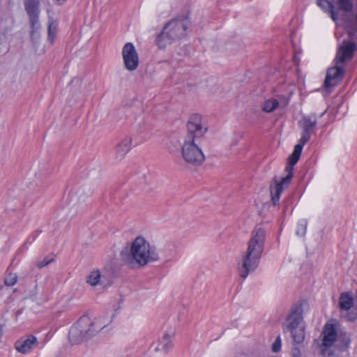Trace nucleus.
Here are the masks:
<instances>
[{
	"label": "nucleus",
	"instance_id": "obj_1",
	"mask_svg": "<svg viewBox=\"0 0 357 357\" xmlns=\"http://www.w3.org/2000/svg\"><path fill=\"white\" fill-rule=\"evenodd\" d=\"M114 318V314H84L70 328V342L77 344L89 340L108 326Z\"/></svg>",
	"mask_w": 357,
	"mask_h": 357
},
{
	"label": "nucleus",
	"instance_id": "obj_2",
	"mask_svg": "<svg viewBox=\"0 0 357 357\" xmlns=\"http://www.w3.org/2000/svg\"><path fill=\"white\" fill-rule=\"evenodd\" d=\"M266 233L264 229L257 226L248 243V248L238 263V271L241 278L245 279L259 266L264 248Z\"/></svg>",
	"mask_w": 357,
	"mask_h": 357
},
{
	"label": "nucleus",
	"instance_id": "obj_3",
	"mask_svg": "<svg viewBox=\"0 0 357 357\" xmlns=\"http://www.w3.org/2000/svg\"><path fill=\"white\" fill-rule=\"evenodd\" d=\"M357 45L354 42L344 40L337 52L334 62L335 66L327 70L324 81L326 89L336 86L344 76V63L351 60Z\"/></svg>",
	"mask_w": 357,
	"mask_h": 357
},
{
	"label": "nucleus",
	"instance_id": "obj_4",
	"mask_svg": "<svg viewBox=\"0 0 357 357\" xmlns=\"http://www.w3.org/2000/svg\"><path fill=\"white\" fill-rule=\"evenodd\" d=\"M123 259L126 264L132 266L136 263L139 266L147 264L149 261H155L159 259L158 254L155 248L151 247L149 243L143 237H137L131 244L130 255L123 257Z\"/></svg>",
	"mask_w": 357,
	"mask_h": 357
},
{
	"label": "nucleus",
	"instance_id": "obj_5",
	"mask_svg": "<svg viewBox=\"0 0 357 357\" xmlns=\"http://www.w3.org/2000/svg\"><path fill=\"white\" fill-rule=\"evenodd\" d=\"M190 24L188 16L180 17L169 21L157 36L155 39L157 46L160 49H162L173 42L185 37Z\"/></svg>",
	"mask_w": 357,
	"mask_h": 357
},
{
	"label": "nucleus",
	"instance_id": "obj_6",
	"mask_svg": "<svg viewBox=\"0 0 357 357\" xmlns=\"http://www.w3.org/2000/svg\"><path fill=\"white\" fill-rule=\"evenodd\" d=\"M299 158L291 153L289 158L288 165L285 168L286 176L279 180L275 178L273 183L271 185L270 191L273 205L276 206L279 204L281 193L289 185L293 177L294 166L297 163Z\"/></svg>",
	"mask_w": 357,
	"mask_h": 357
},
{
	"label": "nucleus",
	"instance_id": "obj_7",
	"mask_svg": "<svg viewBox=\"0 0 357 357\" xmlns=\"http://www.w3.org/2000/svg\"><path fill=\"white\" fill-rule=\"evenodd\" d=\"M24 10L29 17L31 37L34 43H37L40 37V0H23Z\"/></svg>",
	"mask_w": 357,
	"mask_h": 357
},
{
	"label": "nucleus",
	"instance_id": "obj_8",
	"mask_svg": "<svg viewBox=\"0 0 357 357\" xmlns=\"http://www.w3.org/2000/svg\"><path fill=\"white\" fill-rule=\"evenodd\" d=\"M181 155L185 162L193 166L201 165L205 160V156L199 147V142H196L184 139Z\"/></svg>",
	"mask_w": 357,
	"mask_h": 357
},
{
	"label": "nucleus",
	"instance_id": "obj_9",
	"mask_svg": "<svg viewBox=\"0 0 357 357\" xmlns=\"http://www.w3.org/2000/svg\"><path fill=\"white\" fill-rule=\"evenodd\" d=\"M207 130V126L202 122V116L197 114H193L187 123V134L184 139L199 142Z\"/></svg>",
	"mask_w": 357,
	"mask_h": 357
},
{
	"label": "nucleus",
	"instance_id": "obj_10",
	"mask_svg": "<svg viewBox=\"0 0 357 357\" xmlns=\"http://www.w3.org/2000/svg\"><path fill=\"white\" fill-rule=\"evenodd\" d=\"M122 58L125 68L129 71L135 70L139 66L138 53L132 43H126L122 48Z\"/></svg>",
	"mask_w": 357,
	"mask_h": 357
},
{
	"label": "nucleus",
	"instance_id": "obj_11",
	"mask_svg": "<svg viewBox=\"0 0 357 357\" xmlns=\"http://www.w3.org/2000/svg\"><path fill=\"white\" fill-rule=\"evenodd\" d=\"M324 114V112L321 113L319 116L316 114L304 115L298 121V126L302 130L301 137L303 138V141L310 139L311 135L317 127L318 119L322 117Z\"/></svg>",
	"mask_w": 357,
	"mask_h": 357
},
{
	"label": "nucleus",
	"instance_id": "obj_12",
	"mask_svg": "<svg viewBox=\"0 0 357 357\" xmlns=\"http://www.w3.org/2000/svg\"><path fill=\"white\" fill-rule=\"evenodd\" d=\"M322 345L328 348L331 347L337 340V331L334 324H326L322 333Z\"/></svg>",
	"mask_w": 357,
	"mask_h": 357
},
{
	"label": "nucleus",
	"instance_id": "obj_13",
	"mask_svg": "<svg viewBox=\"0 0 357 357\" xmlns=\"http://www.w3.org/2000/svg\"><path fill=\"white\" fill-rule=\"evenodd\" d=\"M37 346V338L33 335H30L24 340H17L15 344L16 350L21 354H26Z\"/></svg>",
	"mask_w": 357,
	"mask_h": 357
},
{
	"label": "nucleus",
	"instance_id": "obj_14",
	"mask_svg": "<svg viewBox=\"0 0 357 357\" xmlns=\"http://www.w3.org/2000/svg\"><path fill=\"white\" fill-rule=\"evenodd\" d=\"M132 146V138L124 137L114 149L115 158L121 160L124 156L130 151Z\"/></svg>",
	"mask_w": 357,
	"mask_h": 357
},
{
	"label": "nucleus",
	"instance_id": "obj_15",
	"mask_svg": "<svg viewBox=\"0 0 357 357\" xmlns=\"http://www.w3.org/2000/svg\"><path fill=\"white\" fill-rule=\"evenodd\" d=\"M316 3L324 13L330 14L333 21L337 20L339 12L335 9L333 3L328 0H317Z\"/></svg>",
	"mask_w": 357,
	"mask_h": 357
},
{
	"label": "nucleus",
	"instance_id": "obj_16",
	"mask_svg": "<svg viewBox=\"0 0 357 357\" xmlns=\"http://www.w3.org/2000/svg\"><path fill=\"white\" fill-rule=\"evenodd\" d=\"M163 255L166 261L176 259L179 255V248L173 242H167L163 248Z\"/></svg>",
	"mask_w": 357,
	"mask_h": 357
},
{
	"label": "nucleus",
	"instance_id": "obj_17",
	"mask_svg": "<svg viewBox=\"0 0 357 357\" xmlns=\"http://www.w3.org/2000/svg\"><path fill=\"white\" fill-rule=\"evenodd\" d=\"M302 314H289L286 320V324L288 329H296L297 327L303 326Z\"/></svg>",
	"mask_w": 357,
	"mask_h": 357
},
{
	"label": "nucleus",
	"instance_id": "obj_18",
	"mask_svg": "<svg viewBox=\"0 0 357 357\" xmlns=\"http://www.w3.org/2000/svg\"><path fill=\"white\" fill-rule=\"evenodd\" d=\"M104 278L105 276L101 274L100 270L95 269L91 271L89 275L87 276L86 282L89 285L95 287L98 284L103 283Z\"/></svg>",
	"mask_w": 357,
	"mask_h": 357
},
{
	"label": "nucleus",
	"instance_id": "obj_19",
	"mask_svg": "<svg viewBox=\"0 0 357 357\" xmlns=\"http://www.w3.org/2000/svg\"><path fill=\"white\" fill-rule=\"evenodd\" d=\"M339 305L342 310H349L354 305V298L348 292L342 293L339 300Z\"/></svg>",
	"mask_w": 357,
	"mask_h": 357
},
{
	"label": "nucleus",
	"instance_id": "obj_20",
	"mask_svg": "<svg viewBox=\"0 0 357 357\" xmlns=\"http://www.w3.org/2000/svg\"><path fill=\"white\" fill-rule=\"evenodd\" d=\"M343 20L345 24V29L351 38L355 35V33L357 31V27L355 22L353 20L352 17L349 15H345L343 17Z\"/></svg>",
	"mask_w": 357,
	"mask_h": 357
},
{
	"label": "nucleus",
	"instance_id": "obj_21",
	"mask_svg": "<svg viewBox=\"0 0 357 357\" xmlns=\"http://www.w3.org/2000/svg\"><path fill=\"white\" fill-rule=\"evenodd\" d=\"M310 310V305L307 299H299L292 307L290 312H305Z\"/></svg>",
	"mask_w": 357,
	"mask_h": 357
},
{
	"label": "nucleus",
	"instance_id": "obj_22",
	"mask_svg": "<svg viewBox=\"0 0 357 357\" xmlns=\"http://www.w3.org/2000/svg\"><path fill=\"white\" fill-rule=\"evenodd\" d=\"M335 3L337 6L338 10L350 13L354 8V0H335Z\"/></svg>",
	"mask_w": 357,
	"mask_h": 357
},
{
	"label": "nucleus",
	"instance_id": "obj_23",
	"mask_svg": "<svg viewBox=\"0 0 357 357\" xmlns=\"http://www.w3.org/2000/svg\"><path fill=\"white\" fill-rule=\"evenodd\" d=\"M279 106L278 100L270 98L264 101L261 106V109L266 113H271L275 111Z\"/></svg>",
	"mask_w": 357,
	"mask_h": 357
},
{
	"label": "nucleus",
	"instance_id": "obj_24",
	"mask_svg": "<svg viewBox=\"0 0 357 357\" xmlns=\"http://www.w3.org/2000/svg\"><path fill=\"white\" fill-rule=\"evenodd\" d=\"M57 33V23L52 19H50L48 22V40L51 44L54 43Z\"/></svg>",
	"mask_w": 357,
	"mask_h": 357
},
{
	"label": "nucleus",
	"instance_id": "obj_25",
	"mask_svg": "<svg viewBox=\"0 0 357 357\" xmlns=\"http://www.w3.org/2000/svg\"><path fill=\"white\" fill-rule=\"evenodd\" d=\"M305 326L297 327L296 329H291V335L296 344H301L305 338Z\"/></svg>",
	"mask_w": 357,
	"mask_h": 357
},
{
	"label": "nucleus",
	"instance_id": "obj_26",
	"mask_svg": "<svg viewBox=\"0 0 357 357\" xmlns=\"http://www.w3.org/2000/svg\"><path fill=\"white\" fill-rule=\"evenodd\" d=\"M17 282V275L16 273H8L4 279V284L8 287H12L15 285Z\"/></svg>",
	"mask_w": 357,
	"mask_h": 357
},
{
	"label": "nucleus",
	"instance_id": "obj_27",
	"mask_svg": "<svg viewBox=\"0 0 357 357\" xmlns=\"http://www.w3.org/2000/svg\"><path fill=\"white\" fill-rule=\"evenodd\" d=\"M54 261V258L53 257V256L47 255V256L45 257L43 259L38 260L36 261V266L38 268L41 269L43 267L47 266V265H49L50 264L53 262Z\"/></svg>",
	"mask_w": 357,
	"mask_h": 357
},
{
	"label": "nucleus",
	"instance_id": "obj_28",
	"mask_svg": "<svg viewBox=\"0 0 357 357\" xmlns=\"http://www.w3.org/2000/svg\"><path fill=\"white\" fill-rule=\"evenodd\" d=\"M171 339H172L171 335H169V334H165L161 340V343L162 344L163 349H164V350H165L167 351L168 350H169L173 346Z\"/></svg>",
	"mask_w": 357,
	"mask_h": 357
},
{
	"label": "nucleus",
	"instance_id": "obj_29",
	"mask_svg": "<svg viewBox=\"0 0 357 357\" xmlns=\"http://www.w3.org/2000/svg\"><path fill=\"white\" fill-rule=\"evenodd\" d=\"M307 142H308V140L306 139V140L303 141V138L301 137L298 143L295 146L292 153L294 155H298V157H300L302 150H303V148Z\"/></svg>",
	"mask_w": 357,
	"mask_h": 357
},
{
	"label": "nucleus",
	"instance_id": "obj_30",
	"mask_svg": "<svg viewBox=\"0 0 357 357\" xmlns=\"http://www.w3.org/2000/svg\"><path fill=\"white\" fill-rule=\"evenodd\" d=\"M307 229V222L305 220H301L297 225L296 234L300 236L305 235Z\"/></svg>",
	"mask_w": 357,
	"mask_h": 357
},
{
	"label": "nucleus",
	"instance_id": "obj_31",
	"mask_svg": "<svg viewBox=\"0 0 357 357\" xmlns=\"http://www.w3.org/2000/svg\"><path fill=\"white\" fill-rule=\"evenodd\" d=\"M38 234L37 232H34L31 234L27 240L24 242V243L21 246L20 250H26L28 249L29 245H31L37 238Z\"/></svg>",
	"mask_w": 357,
	"mask_h": 357
},
{
	"label": "nucleus",
	"instance_id": "obj_32",
	"mask_svg": "<svg viewBox=\"0 0 357 357\" xmlns=\"http://www.w3.org/2000/svg\"><path fill=\"white\" fill-rule=\"evenodd\" d=\"M281 339L280 337L278 336L272 344V351L275 353L280 351L281 349Z\"/></svg>",
	"mask_w": 357,
	"mask_h": 357
},
{
	"label": "nucleus",
	"instance_id": "obj_33",
	"mask_svg": "<svg viewBox=\"0 0 357 357\" xmlns=\"http://www.w3.org/2000/svg\"><path fill=\"white\" fill-rule=\"evenodd\" d=\"M344 319L348 321H354L357 319V314H344Z\"/></svg>",
	"mask_w": 357,
	"mask_h": 357
},
{
	"label": "nucleus",
	"instance_id": "obj_34",
	"mask_svg": "<svg viewBox=\"0 0 357 357\" xmlns=\"http://www.w3.org/2000/svg\"><path fill=\"white\" fill-rule=\"evenodd\" d=\"M292 357H301V352L298 348H294L292 350Z\"/></svg>",
	"mask_w": 357,
	"mask_h": 357
},
{
	"label": "nucleus",
	"instance_id": "obj_35",
	"mask_svg": "<svg viewBox=\"0 0 357 357\" xmlns=\"http://www.w3.org/2000/svg\"><path fill=\"white\" fill-rule=\"evenodd\" d=\"M356 22L357 23V14L356 15Z\"/></svg>",
	"mask_w": 357,
	"mask_h": 357
}]
</instances>
